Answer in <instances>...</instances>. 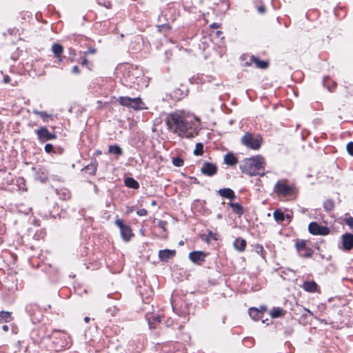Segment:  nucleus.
Instances as JSON below:
<instances>
[{
  "instance_id": "1",
  "label": "nucleus",
  "mask_w": 353,
  "mask_h": 353,
  "mask_svg": "<svg viewBox=\"0 0 353 353\" xmlns=\"http://www.w3.org/2000/svg\"><path fill=\"white\" fill-rule=\"evenodd\" d=\"M196 118L184 112H175L169 114L165 118L168 129L185 138L193 137L195 132Z\"/></svg>"
},
{
  "instance_id": "2",
  "label": "nucleus",
  "mask_w": 353,
  "mask_h": 353,
  "mask_svg": "<svg viewBox=\"0 0 353 353\" xmlns=\"http://www.w3.org/2000/svg\"><path fill=\"white\" fill-rule=\"evenodd\" d=\"M265 163L263 157L261 156H256L245 159L243 161L240 168L243 172L250 176H255L258 174L263 175L264 173H261L260 171L263 170Z\"/></svg>"
},
{
  "instance_id": "3",
  "label": "nucleus",
  "mask_w": 353,
  "mask_h": 353,
  "mask_svg": "<svg viewBox=\"0 0 353 353\" xmlns=\"http://www.w3.org/2000/svg\"><path fill=\"white\" fill-rule=\"evenodd\" d=\"M243 145L252 150H258L261 145L262 138L259 136L254 137L252 134L247 133L241 139Z\"/></svg>"
},
{
  "instance_id": "4",
  "label": "nucleus",
  "mask_w": 353,
  "mask_h": 353,
  "mask_svg": "<svg viewBox=\"0 0 353 353\" xmlns=\"http://www.w3.org/2000/svg\"><path fill=\"white\" fill-rule=\"evenodd\" d=\"M119 103L121 105L130 107L133 109L138 110L143 108V103L141 98H130L128 97H120L118 99Z\"/></svg>"
},
{
  "instance_id": "5",
  "label": "nucleus",
  "mask_w": 353,
  "mask_h": 353,
  "mask_svg": "<svg viewBox=\"0 0 353 353\" xmlns=\"http://www.w3.org/2000/svg\"><path fill=\"white\" fill-rule=\"evenodd\" d=\"M274 191L282 196H290L294 193L292 187L288 185L285 181H279L274 186Z\"/></svg>"
},
{
  "instance_id": "6",
  "label": "nucleus",
  "mask_w": 353,
  "mask_h": 353,
  "mask_svg": "<svg viewBox=\"0 0 353 353\" xmlns=\"http://www.w3.org/2000/svg\"><path fill=\"white\" fill-rule=\"evenodd\" d=\"M309 232L314 235H327L330 232V230L327 227L324 225H320L316 222H312L308 226Z\"/></svg>"
},
{
  "instance_id": "7",
  "label": "nucleus",
  "mask_w": 353,
  "mask_h": 353,
  "mask_svg": "<svg viewBox=\"0 0 353 353\" xmlns=\"http://www.w3.org/2000/svg\"><path fill=\"white\" fill-rule=\"evenodd\" d=\"M115 224L120 228L121 234L123 240L125 241H129L130 237L132 236L130 228L124 225L122 220L119 219L115 221Z\"/></svg>"
},
{
  "instance_id": "8",
  "label": "nucleus",
  "mask_w": 353,
  "mask_h": 353,
  "mask_svg": "<svg viewBox=\"0 0 353 353\" xmlns=\"http://www.w3.org/2000/svg\"><path fill=\"white\" fill-rule=\"evenodd\" d=\"M38 138L41 141L52 140L57 138L54 133L50 132L46 127H41L37 130Z\"/></svg>"
},
{
  "instance_id": "9",
  "label": "nucleus",
  "mask_w": 353,
  "mask_h": 353,
  "mask_svg": "<svg viewBox=\"0 0 353 353\" xmlns=\"http://www.w3.org/2000/svg\"><path fill=\"white\" fill-rule=\"evenodd\" d=\"M216 166L208 162H205L201 168V173L209 176L214 175L216 173Z\"/></svg>"
},
{
  "instance_id": "10",
  "label": "nucleus",
  "mask_w": 353,
  "mask_h": 353,
  "mask_svg": "<svg viewBox=\"0 0 353 353\" xmlns=\"http://www.w3.org/2000/svg\"><path fill=\"white\" fill-rule=\"evenodd\" d=\"M342 245L343 249L350 250L353 248V234L350 233L344 234L342 237Z\"/></svg>"
},
{
  "instance_id": "11",
  "label": "nucleus",
  "mask_w": 353,
  "mask_h": 353,
  "mask_svg": "<svg viewBox=\"0 0 353 353\" xmlns=\"http://www.w3.org/2000/svg\"><path fill=\"white\" fill-rule=\"evenodd\" d=\"M176 254L174 250H162L159 252V257L161 261H167Z\"/></svg>"
},
{
  "instance_id": "12",
  "label": "nucleus",
  "mask_w": 353,
  "mask_h": 353,
  "mask_svg": "<svg viewBox=\"0 0 353 353\" xmlns=\"http://www.w3.org/2000/svg\"><path fill=\"white\" fill-rule=\"evenodd\" d=\"M205 257V254L203 252L200 251H194L192 252L189 254V258L190 261H192L193 263H198L199 261H204V259Z\"/></svg>"
},
{
  "instance_id": "13",
  "label": "nucleus",
  "mask_w": 353,
  "mask_h": 353,
  "mask_svg": "<svg viewBox=\"0 0 353 353\" xmlns=\"http://www.w3.org/2000/svg\"><path fill=\"white\" fill-rule=\"evenodd\" d=\"M302 288L304 289V290L308 292H319V287L317 284L313 281L303 282Z\"/></svg>"
},
{
  "instance_id": "14",
  "label": "nucleus",
  "mask_w": 353,
  "mask_h": 353,
  "mask_svg": "<svg viewBox=\"0 0 353 353\" xmlns=\"http://www.w3.org/2000/svg\"><path fill=\"white\" fill-rule=\"evenodd\" d=\"M219 193L221 196L230 199H233L235 197L234 191L230 188L220 189Z\"/></svg>"
},
{
  "instance_id": "15",
  "label": "nucleus",
  "mask_w": 353,
  "mask_h": 353,
  "mask_svg": "<svg viewBox=\"0 0 353 353\" xmlns=\"http://www.w3.org/2000/svg\"><path fill=\"white\" fill-rule=\"evenodd\" d=\"M234 247L239 252L245 250L246 246V241L243 239H236L233 243Z\"/></svg>"
},
{
  "instance_id": "16",
  "label": "nucleus",
  "mask_w": 353,
  "mask_h": 353,
  "mask_svg": "<svg viewBox=\"0 0 353 353\" xmlns=\"http://www.w3.org/2000/svg\"><path fill=\"white\" fill-rule=\"evenodd\" d=\"M250 316L254 320H259L262 318L261 310L256 307H252L249 310Z\"/></svg>"
},
{
  "instance_id": "17",
  "label": "nucleus",
  "mask_w": 353,
  "mask_h": 353,
  "mask_svg": "<svg viewBox=\"0 0 353 353\" xmlns=\"http://www.w3.org/2000/svg\"><path fill=\"white\" fill-rule=\"evenodd\" d=\"M125 185L130 188L137 189L139 187V183L133 178L128 177L125 179Z\"/></svg>"
},
{
  "instance_id": "18",
  "label": "nucleus",
  "mask_w": 353,
  "mask_h": 353,
  "mask_svg": "<svg viewBox=\"0 0 353 353\" xmlns=\"http://www.w3.org/2000/svg\"><path fill=\"white\" fill-rule=\"evenodd\" d=\"M224 162L229 165H234L237 163V159L232 154H228L224 157Z\"/></svg>"
},
{
  "instance_id": "19",
  "label": "nucleus",
  "mask_w": 353,
  "mask_h": 353,
  "mask_svg": "<svg viewBox=\"0 0 353 353\" xmlns=\"http://www.w3.org/2000/svg\"><path fill=\"white\" fill-rule=\"evenodd\" d=\"M270 316L272 318H279V317H281L282 316H283L285 314V311L282 309V308H280V307H274L271 311H270Z\"/></svg>"
},
{
  "instance_id": "20",
  "label": "nucleus",
  "mask_w": 353,
  "mask_h": 353,
  "mask_svg": "<svg viewBox=\"0 0 353 353\" xmlns=\"http://www.w3.org/2000/svg\"><path fill=\"white\" fill-rule=\"evenodd\" d=\"M251 61L254 64L256 68H266L268 67V63L264 61H261L256 57H252Z\"/></svg>"
},
{
  "instance_id": "21",
  "label": "nucleus",
  "mask_w": 353,
  "mask_h": 353,
  "mask_svg": "<svg viewBox=\"0 0 353 353\" xmlns=\"http://www.w3.org/2000/svg\"><path fill=\"white\" fill-rule=\"evenodd\" d=\"M229 205L236 214L241 215L243 213V207L239 203H230Z\"/></svg>"
},
{
  "instance_id": "22",
  "label": "nucleus",
  "mask_w": 353,
  "mask_h": 353,
  "mask_svg": "<svg viewBox=\"0 0 353 353\" xmlns=\"http://www.w3.org/2000/svg\"><path fill=\"white\" fill-rule=\"evenodd\" d=\"M52 50L57 57H59L63 52V47L58 43H54L52 47Z\"/></svg>"
},
{
  "instance_id": "23",
  "label": "nucleus",
  "mask_w": 353,
  "mask_h": 353,
  "mask_svg": "<svg viewBox=\"0 0 353 353\" xmlns=\"http://www.w3.org/2000/svg\"><path fill=\"white\" fill-rule=\"evenodd\" d=\"M109 152L117 155H121L122 154V150L118 145H110L109 147Z\"/></svg>"
},
{
  "instance_id": "24",
  "label": "nucleus",
  "mask_w": 353,
  "mask_h": 353,
  "mask_svg": "<svg viewBox=\"0 0 353 353\" xmlns=\"http://www.w3.org/2000/svg\"><path fill=\"white\" fill-rule=\"evenodd\" d=\"M273 215H274V219H275V220L276 221H281H281H283L284 219H285L284 214L282 212L279 211V210H276L274 212Z\"/></svg>"
},
{
  "instance_id": "25",
  "label": "nucleus",
  "mask_w": 353,
  "mask_h": 353,
  "mask_svg": "<svg viewBox=\"0 0 353 353\" xmlns=\"http://www.w3.org/2000/svg\"><path fill=\"white\" fill-rule=\"evenodd\" d=\"M11 319V314L8 312H0V319L6 322L10 321Z\"/></svg>"
},
{
  "instance_id": "26",
  "label": "nucleus",
  "mask_w": 353,
  "mask_h": 353,
  "mask_svg": "<svg viewBox=\"0 0 353 353\" xmlns=\"http://www.w3.org/2000/svg\"><path fill=\"white\" fill-rule=\"evenodd\" d=\"M305 245L306 242L303 240L297 241L296 243V248L298 252H301V250H304L305 248Z\"/></svg>"
},
{
  "instance_id": "27",
  "label": "nucleus",
  "mask_w": 353,
  "mask_h": 353,
  "mask_svg": "<svg viewBox=\"0 0 353 353\" xmlns=\"http://www.w3.org/2000/svg\"><path fill=\"white\" fill-rule=\"evenodd\" d=\"M33 113L40 116L44 121H46V118L50 117V115L48 114L46 112L38 111L37 110H33Z\"/></svg>"
},
{
  "instance_id": "28",
  "label": "nucleus",
  "mask_w": 353,
  "mask_h": 353,
  "mask_svg": "<svg viewBox=\"0 0 353 353\" xmlns=\"http://www.w3.org/2000/svg\"><path fill=\"white\" fill-rule=\"evenodd\" d=\"M194 152L196 155L201 154L203 153V145L201 143H197Z\"/></svg>"
},
{
  "instance_id": "29",
  "label": "nucleus",
  "mask_w": 353,
  "mask_h": 353,
  "mask_svg": "<svg viewBox=\"0 0 353 353\" xmlns=\"http://www.w3.org/2000/svg\"><path fill=\"white\" fill-rule=\"evenodd\" d=\"M172 163L176 167H181L183 165V161L180 158H174Z\"/></svg>"
},
{
  "instance_id": "30",
  "label": "nucleus",
  "mask_w": 353,
  "mask_h": 353,
  "mask_svg": "<svg viewBox=\"0 0 353 353\" xmlns=\"http://www.w3.org/2000/svg\"><path fill=\"white\" fill-rule=\"evenodd\" d=\"M82 65L85 66L89 70H91L92 68V64L90 63L87 59H83L82 61L81 62Z\"/></svg>"
},
{
  "instance_id": "31",
  "label": "nucleus",
  "mask_w": 353,
  "mask_h": 353,
  "mask_svg": "<svg viewBox=\"0 0 353 353\" xmlns=\"http://www.w3.org/2000/svg\"><path fill=\"white\" fill-rule=\"evenodd\" d=\"M347 150L350 155L353 156V142L347 143Z\"/></svg>"
},
{
  "instance_id": "32",
  "label": "nucleus",
  "mask_w": 353,
  "mask_h": 353,
  "mask_svg": "<svg viewBox=\"0 0 353 353\" xmlns=\"http://www.w3.org/2000/svg\"><path fill=\"white\" fill-rule=\"evenodd\" d=\"M345 223L350 226L351 228H353V218L350 217L345 219Z\"/></svg>"
},
{
  "instance_id": "33",
  "label": "nucleus",
  "mask_w": 353,
  "mask_h": 353,
  "mask_svg": "<svg viewBox=\"0 0 353 353\" xmlns=\"http://www.w3.org/2000/svg\"><path fill=\"white\" fill-rule=\"evenodd\" d=\"M53 150V146L51 144H46L45 146V150L46 152L50 153Z\"/></svg>"
},
{
  "instance_id": "34",
  "label": "nucleus",
  "mask_w": 353,
  "mask_h": 353,
  "mask_svg": "<svg viewBox=\"0 0 353 353\" xmlns=\"http://www.w3.org/2000/svg\"><path fill=\"white\" fill-rule=\"evenodd\" d=\"M86 170H90L91 173H94L96 171V166L94 164H91L85 168Z\"/></svg>"
},
{
  "instance_id": "35",
  "label": "nucleus",
  "mask_w": 353,
  "mask_h": 353,
  "mask_svg": "<svg viewBox=\"0 0 353 353\" xmlns=\"http://www.w3.org/2000/svg\"><path fill=\"white\" fill-rule=\"evenodd\" d=\"M137 214L141 216H145L147 214V210L145 209H141L137 212Z\"/></svg>"
},
{
  "instance_id": "36",
  "label": "nucleus",
  "mask_w": 353,
  "mask_h": 353,
  "mask_svg": "<svg viewBox=\"0 0 353 353\" xmlns=\"http://www.w3.org/2000/svg\"><path fill=\"white\" fill-rule=\"evenodd\" d=\"M72 72L73 74H79V73H80V70H79V67H78V66H77V65H76V66H74V67L72 68Z\"/></svg>"
},
{
  "instance_id": "37",
  "label": "nucleus",
  "mask_w": 353,
  "mask_h": 353,
  "mask_svg": "<svg viewBox=\"0 0 353 353\" xmlns=\"http://www.w3.org/2000/svg\"><path fill=\"white\" fill-rule=\"evenodd\" d=\"M96 53V50L94 48H90L88 51L85 52V54L88 55L89 54H94Z\"/></svg>"
},
{
  "instance_id": "38",
  "label": "nucleus",
  "mask_w": 353,
  "mask_h": 353,
  "mask_svg": "<svg viewBox=\"0 0 353 353\" xmlns=\"http://www.w3.org/2000/svg\"><path fill=\"white\" fill-rule=\"evenodd\" d=\"M10 77L8 75H5L3 77V82L5 83H8L10 82Z\"/></svg>"
},
{
  "instance_id": "39",
  "label": "nucleus",
  "mask_w": 353,
  "mask_h": 353,
  "mask_svg": "<svg viewBox=\"0 0 353 353\" xmlns=\"http://www.w3.org/2000/svg\"><path fill=\"white\" fill-rule=\"evenodd\" d=\"M259 310H261V314H263V313L264 312H266L267 308H266V307H265V306L262 305V306H261V307H260V309H259Z\"/></svg>"
},
{
  "instance_id": "40",
  "label": "nucleus",
  "mask_w": 353,
  "mask_h": 353,
  "mask_svg": "<svg viewBox=\"0 0 353 353\" xmlns=\"http://www.w3.org/2000/svg\"><path fill=\"white\" fill-rule=\"evenodd\" d=\"M258 11L260 13H263L265 12V8L263 6L259 7Z\"/></svg>"
},
{
  "instance_id": "41",
  "label": "nucleus",
  "mask_w": 353,
  "mask_h": 353,
  "mask_svg": "<svg viewBox=\"0 0 353 353\" xmlns=\"http://www.w3.org/2000/svg\"><path fill=\"white\" fill-rule=\"evenodd\" d=\"M165 225V222H163V221H159V225H160L162 228H164Z\"/></svg>"
},
{
  "instance_id": "42",
  "label": "nucleus",
  "mask_w": 353,
  "mask_h": 353,
  "mask_svg": "<svg viewBox=\"0 0 353 353\" xmlns=\"http://www.w3.org/2000/svg\"><path fill=\"white\" fill-rule=\"evenodd\" d=\"M2 328H3V331H5V332H7L9 329L8 326L7 325H3Z\"/></svg>"
},
{
  "instance_id": "43",
  "label": "nucleus",
  "mask_w": 353,
  "mask_h": 353,
  "mask_svg": "<svg viewBox=\"0 0 353 353\" xmlns=\"http://www.w3.org/2000/svg\"><path fill=\"white\" fill-rule=\"evenodd\" d=\"M257 249H259V250H257V252H261L263 250V247H262V246L257 247Z\"/></svg>"
},
{
  "instance_id": "44",
  "label": "nucleus",
  "mask_w": 353,
  "mask_h": 353,
  "mask_svg": "<svg viewBox=\"0 0 353 353\" xmlns=\"http://www.w3.org/2000/svg\"><path fill=\"white\" fill-rule=\"evenodd\" d=\"M84 321L85 323H88L90 321V318L89 317H85L84 318Z\"/></svg>"
},
{
  "instance_id": "45",
  "label": "nucleus",
  "mask_w": 353,
  "mask_h": 353,
  "mask_svg": "<svg viewBox=\"0 0 353 353\" xmlns=\"http://www.w3.org/2000/svg\"><path fill=\"white\" fill-rule=\"evenodd\" d=\"M304 256H306V257H309V256H311V253H310V252H308V253H307V254H304Z\"/></svg>"
},
{
  "instance_id": "46",
  "label": "nucleus",
  "mask_w": 353,
  "mask_h": 353,
  "mask_svg": "<svg viewBox=\"0 0 353 353\" xmlns=\"http://www.w3.org/2000/svg\"><path fill=\"white\" fill-rule=\"evenodd\" d=\"M133 211V209L132 208H130L129 210H128V212L130 213V212H132Z\"/></svg>"
},
{
  "instance_id": "47",
  "label": "nucleus",
  "mask_w": 353,
  "mask_h": 353,
  "mask_svg": "<svg viewBox=\"0 0 353 353\" xmlns=\"http://www.w3.org/2000/svg\"><path fill=\"white\" fill-rule=\"evenodd\" d=\"M306 311L310 313V314H312V313L309 310H306Z\"/></svg>"
},
{
  "instance_id": "48",
  "label": "nucleus",
  "mask_w": 353,
  "mask_h": 353,
  "mask_svg": "<svg viewBox=\"0 0 353 353\" xmlns=\"http://www.w3.org/2000/svg\"><path fill=\"white\" fill-rule=\"evenodd\" d=\"M152 204L153 205H154L156 204V202L154 201H152Z\"/></svg>"
},
{
  "instance_id": "49",
  "label": "nucleus",
  "mask_w": 353,
  "mask_h": 353,
  "mask_svg": "<svg viewBox=\"0 0 353 353\" xmlns=\"http://www.w3.org/2000/svg\"><path fill=\"white\" fill-rule=\"evenodd\" d=\"M286 217L288 219H290V215H287Z\"/></svg>"
}]
</instances>
